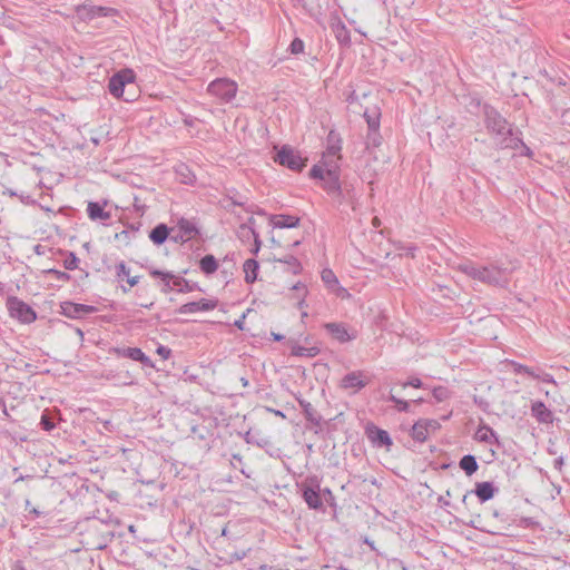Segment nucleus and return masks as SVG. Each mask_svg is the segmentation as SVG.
<instances>
[{
    "mask_svg": "<svg viewBox=\"0 0 570 570\" xmlns=\"http://www.w3.org/2000/svg\"><path fill=\"white\" fill-rule=\"evenodd\" d=\"M340 159H341V156L333 157L330 155L327 156V154L324 153L321 161L317 165L323 166L324 173H330V170L340 173V165H338Z\"/></svg>",
    "mask_w": 570,
    "mask_h": 570,
    "instance_id": "nucleus-27",
    "label": "nucleus"
},
{
    "mask_svg": "<svg viewBox=\"0 0 570 570\" xmlns=\"http://www.w3.org/2000/svg\"><path fill=\"white\" fill-rule=\"evenodd\" d=\"M324 493H325L326 495H330V497L332 498V492H331V490H330V489H325V490H324Z\"/></svg>",
    "mask_w": 570,
    "mask_h": 570,
    "instance_id": "nucleus-61",
    "label": "nucleus"
},
{
    "mask_svg": "<svg viewBox=\"0 0 570 570\" xmlns=\"http://www.w3.org/2000/svg\"><path fill=\"white\" fill-rule=\"evenodd\" d=\"M110 424H111V423H110L109 421H106V422L104 423V426H105L107 430H109V425H110Z\"/></svg>",
    "mask_w": 570,
    "mask_h": 570,
    "instance_id": "nucleus-62",
    "label": "nucleus"
},
{
    "mask_svg": "<svg viewBox=\"0 0 570 570\" xmlns=\"http://www.w3.org/2000/svg\"><path fill=\"white\" fill-rule=\"evenodd\" d=\"M7 308L11 317L22 323L30 324L36 321V312L23 301L16 296H9L6 302Z\"/></svg>",
    "mask_w": 570,
    "mask_h": 570,
    "instance_id": "nucleus-6",
    "label": "nucleus"
},
{
    "mask_svg": "<svg viewBox=\"0 0 570 570\" xmlns=\"http://www.w3.org/2000/svg\"><path fill=\"white\" fill-rule=\"evenodd\" d=\"M364 118L366 119L368 131L370 130H379V128H380L379 115H370L367 111H365Z\"/></svg>",
    "mask_w": 570,
    "mask_h": 570,
    "instance_id": "nucleus-38",
    "label": "nucleus"
},
{
    "mask_svg": "<svg viewBox=\"0 0 570 570\" xmlns=\"http://www.w3.org/2000/svg\"><path fill=\"white\" fill-rule=\"evenodd\" d=\"M148 271H149L150 276L160 279V283H161L160 291L163 293L167 294L175 289L174 281L176 279V275H174L171 272H163L155 267H149Z\"/></svg>",
    "mask_w": 570,
    "mask_h": 570,
    "instance_id": "nucleus-15",
    "label": "nucleus"
},
{
    "mask_svg": "<svg viewBox=\"0 0 570 570\" xmlns=\"http://www.w3.org/2000/svg\"><path fill=\"white\" fill-rule=\"evenodd\" d=\"M242 383H243L244 386H246L248 384V381L245 380V379H242Z\"/></svg>",
    "mask_w": 570,
    "mask_h": 570,
    "instance_id": "nucleus-64",
    "label": "nucleus"
},
{
    "mask_svg": "<svg viewBox=\"0 0 570 570\" xmlns=\"http://www.w3.org/2000/svg\"><path fill=\"white\" fill-rule=\"evenodd\" d=\"M199 267L204 274L210 275L217 271L218 263L213 255L208 254L200 259Z\"/></svg>",
    "mask_w": 570,
    "mask_h": 570,
    "instance_id": "nucleus-28",
    "label": "nucleus"
},
{
    "mask_svg": "<svg viewBox=\"0 0 570 570\" xmlns=\"http://www.w3.org/2000/svg\"><path fill=\"white\" fill-rule=\"evenodd\" d=\"M332 29L338 42H350V31L341 20H337L335 23H333Z\"/></svg>",
    "mask_w": 570,
    "mask_h": 570,
    "instance_id": "nucleus-30",
    "label": "nucleus"
},
{
    "mask_svg": "<svg viewBox=\"0 0 570 570\" xmlns=\"http://www.w3.org/2000/svg\"><path fill=\"white\" fill-rule=\"evenodd\" d=\"M320 353V350L315 346L313 347H304V346H301V345H293L292 346V351H291V354L293 356H298V357H314L316 356L317 354Z\"/></svg>",
    "mask_w": 570,
    "mask_h": 570,
    "instance_id": "nucleus-32",
    "label": "nucleus"
},
{
    "mask_svg": "<svg viewBox=\"0 0 570 570\" xmlns=\"http://www.w3.org/2000/svg\"><path fill=\"white\" fill-rule=\"evenodd\" d=\"M156 353L164 360H167L171 355V350L165 345H158Z\"/></svg>",
    "mask_w": 570,
    "mask_h": 570,
    "instance_id": "nucleus-47",
    "label": "nucleus"
},
{
    "mask_svg": "<svg viewBox=\"0 0 570 570\" xmlns=\"http://www.w3.org/2000/svg\"><path fill=\"white\" fill-rule=\"evenodd\" d=\"M276 261L279 262V263H284V264L288 265V268H289V271L293 274H298L302 271L301 263L293 255H286L284 258H279V259H276Z\"/></svg>",
    "mask_w": 570,
    "mask_h": 570,
    "instance_id": "nucleus-34",
    "label": "nucleus"
},
{
    "mask_svg": "<svg viewBox=\"0 0 570 570\" xmlns=\"http://www.w3.org/2000/svg\"><path fill=\"white\" fill-rule=\"evenodd\" d=\"M267 411H269V412L274 413L275 415L281 416L283 419L285 417V414L279 410H273V409L267 407Z\"/></svg>",
    "mask_w": 570,
    "mask_h": 570,
    "instance_id": "nucleus-55",
    "label": "nucleus"
},
{
    "mask_svg": "<svg viewBox=\"0 0 570 570\" xmlns=\"http://www.w3.org/2000/svg\"><path fill=\"white\" fill-rule=\"evenodd\" d=\"M253 235H254V247L252 248V253L254 255H257V253L259 252V248H261V239H259L258 234H256L254 230H253Z\"/></svg>",
    "mask_w": 570,
    "mask_h": 570,
    "instance_id": "nucleus-49",
    "label": "nucleus"
},
{
    "mask_svg": "<svg viewBox=\"0 0 570 570\" xmlns=\"http://www.w3.org/2000/svg\"><path fill=\"white\" fill-rule=\"evenodd\" d=\"M304 41L299 38H295L289 45V51L292 55H299L304 51Z\"/></svg>",
    "mask_w": 570,
    "mask_h": 570,
    "instance_id": "nucleus-41",
    "label": "nucleus"
},
{
    "mask_svg": "<svg viewBox=\"0 0 570 570\" xmlns=\"http://www.w3.org/2000/svg\"><path fill=\"white\" fill-rule=\"evenodd\" d=\"M498 489L494 488L492 482L484 481L475 484L474 493L481 502H487L492 499Z\"/></svg>",
    "mask_w": 570,
    "mask_h": 570,
    "instance_id": "nucleus-20",
    "label": "nucleus"
},
{
    "mask_svg": "<svg viewBox=\"0 0 570 570\" xmlns=\"http://www.w3.org/2000/svg\"><path fill=\"white\" fill-rule=\"evenodd\" d=\"M535 380H541L544 383L556 384L554 377L550 373H538V376H532Z\"/></svg>",
    "mask_w": 570,
    "mask_h": 570,
    "instance_id": "nucleus-46",
    "label": "nucleus"
},
{
    "mask_svg": "<svg viewBox=\"0 0 570 570\" xmlns=\"http://www.w3.org/2000/svg\"><path fill=\"white\" fill-rule=\"evenodd\" d=\"M293 288H294V289H301V288H302V289H304V285H303V284H301V283H297L296 285H294V287H293Z\"/></svg>",
    "mask_w": 570,
    "mask_h": 570,
    "instance_id": "nucleus-59",
    "label": "nucleus"
},
{
    "mask_svg": "<svg viewBox=\"0 0 570 570\" xmlns=\"http://www.w3.org/2000/svg\"><path fill=\"white\" fill-rule=\"evenodd\" d=\"M135 72L131 69H121L109 78V92L117 99L132 101L136 96Z\"/></svg>",
    "mask_w": 570,
    "mask_h": 570,
    "instance_id": "nucleus-3",
    "label": "nucleus"
},
{
    "mask_svg": "<svg viewBox=\"0 0 570 570\" xmlns=\"http://www.w3.org/2000/svg\"><path fill=\"white\" fill-rule=\"evenodd\" d=\"M207 91L222 101L229 102L236 96L237 83L227 78H217L208 85Z\"/></svg>",
    "mask_w": 570,
    "mask_h": 570,
    "instance_id": "nucleus-7",
    "label": "nucleus"
},
{
    "mask_svg": "<svg viewBox=\"0 0 570 570\" xmlns=\"http://www.w3.org/2000/svg\"><path fill=\"white\" fill-rule=\"evenodd\" d=\"M139 282V276H132L130 277V275L127 277V283L129 284L130 287L137 285Z\"/></svg>",
    "mask_w": 570,
    "mask_h": 570,
    "instance_id": "nucleus-52",
    "label": "nucleus"
},
{
    "mask_svg": "<svg viewBox=\"0 0 570 570\" xmlns=\"http://www.w3.org/2000/svg\"><path fill=\"white\" fill-rule=\"evenodd\" d=\"M531 414L539 423H551L553 413L546 406L542 401H535L531 405Z\"/></svg>",
    "mask_w": 570,
    "mask_h": 570,
    "instance_id": "nucleus-17",
    "label": "nucleus"
},
{
    "mask_svg": "<svg viewBox=\"0 0 570 570\" xmlns=\"http://www.w3.org/2000/svg\"><path fill=\"white\" fill-rule=\"evenodd\" d=\"M110 353L117 357L130 358L144 366L154 367L153 361L139 347H112Z\"/></svg>",
    "mask_w": 570,
    "mask_h": 570,
    "instance_id": "nucleus-10",
    "label": "nucleus"
},
{
    "mask_svg": "<svg viewBox=\"0 0 570 570\" xmlns=\"http://www.w3.org/2000/svg\"><path fill=\"white\" fill-rule=\"evenodd\" d=\"M216 306H217V301L202 298L197 302H189V303L183 304L178 308L177 312L179 314H184V315L185 314H194V313H198V312L213 311L216 308Z\"/></svg>",
    "mask_w": 570,
    "mask_h": 570,
    "instance_id": "nucleus-12",
    "label": "nucleus"
},
{
    "mask_svg": "<svg viewBox=\"0 0 570 570\" xmlns=\"http://www.w3.org/2000/svg\"><path fill=\"white\" fill-rule=\"evenodd\" d=\"M402 386L405 389L407 386H412V387H415V389H420L423 386V383L422 381L419 379V377H411L410 380H407L406 382H404L402 384Z\"/></svg>",
    "mask_w": 570,
    "mask_h": 570,
    "instance_id": "nucleus-45",
    "label": "nucleus"
},
{
    "mask_svg": "<svg viewBox=\"0 0 570 570\" xmlns=\"http://www.w3.org/2000/svg\"><path fill=\"white\" fill-rule=\"evenodd\" d=\"M175 289L179 293H189L198 288L197 284H191L189 281L181 276H176V279L174 281Z\"/></svg>",
    "mask_w": 570,
    "mask_h": 570,
    "instance_id": "nucleus-33",
    "label": "nucleus"
},
{
    "mask_svg": "<svg viewBox=\"0 0 570 570\" xmlns=\"http://www.w3.org/2000/svg\"><path fill=\"white\" fill-rule=\"evenodd\" d=\"M13 570H27L26 567L22 564V562L18 561L16 564H14V569Z\"/></svg>",
    "mask_w": 570,
    "mask_h": 570,
    "instance_id": "nucleus-56",
    "label": "nucleus"
},
{
    "mask_svg": "<svg viewBox=\"0 0 570 570\" xmlns=\"http://www.w3.org/2000/svg\"><path fill=\"white\" fill-rule=\"evenodd\" d=\"M302 494L307 507L313 510L323 508L320 482L316 478H309L302 483Z\"/></svg>",
    "mask_w": 570,
    "mask_h": 570,
    "instance_id": "nucleus-8",
    "label": "nucleus"
},
{
    "mask_svg": "<svg viewBox=\"0 0 570 570\" xmlns=\"http://www.w3.org/2000/svg\"><path fill=\"white\" fill-rule=\"evenodd\" d=\"M459 466L465 472L466 475L471 476L479 469L476 459L472 454H466L461 458Z\"/></svg>",
    "mask_w": 570,
    "mask_h": 570,
    "instance_id": "nucleus-26",
    "label": "nucleus"
},
{
    "mask_svg": "<svg viewBox=\"0 0 570 570\" xmlns=\"http://www.w3.org/2000/svg\"><path fill=\"white\" fill-rule=\"evenodd\" d=\"M24 479L23 475H20L18 479L14 480V483L19 482V481H22Z\"/></svg>",
    "mask_w": 570,
    "mask_h": 570,
    "instance_id": "nucleus-63",
    "label": "nucleus"
},
{
    "mask_svg": "<svg viewBox=\"0 0 570 570\" xmlns=\"http://www.w3.org/2000/svg\"><path fill=\"white\" fill-rule=\"evenodd\" d=\"M343 191H344V194H345V198L343 199V202H352V200H353V198H354V195H353L352 190H351V189H348V188H347V186H345V187L343 188Z\"/></svg>",
    "mask_w": 570,
    "mask_h": 570,
    "instance_id": "nucleus-51",
    "label": "nucleus"
},
{
    "mask_svg": "<svg viewBox=\"0 0 570 570\" xmlns=\"http://www.w3.org/2000/svg\"><path fill=\"white\" fill-rule=\"evenodd\" d=\"M96 312V307L86 304L65 302L61 304V313L69 318H79Z\"/></svg>",
    "mask_w": 570,
    "mask_h": 570,
    "instance_id": "nucleus-13",
    "label": "nucleus"
},
{
    "mask_svg": "<svg viewBox=\"0 0 570 570\" xmlns=\"http://www.w3.org/2000/svg\"><path fill=\"white\" fill-rule=\"evenodd\" d=\"M297 402L303 411L305 419L314 425H320L322 422V416L315 410V407L304 399H297Z\"/></svg>",
    "mask_w": 570,
    "mask_h": 570,
    "instance_id": "nucleus-21",
    "label": "nucleus"
},
{
    "mask_svg": "<svg viewBox=\"0 0 570 570\" xmlns=\"http://www.w3.org/2000/svg\"><path fill=\"white\" fill-rule=\"evenodd\" d=\"M428 428V430H436L439 428V423L435 420H422Z\"/></svg>",
    "mask_w": 570,
    "mask_h": 570,
    "instance_id": "nucleus-50",
    "label": "nucleus"
},
{
    "mask_svg": "<svg viewBox=\"0 0 570 570\" xmlns=\"http://www.w3.org/2000/svg\"><path fill=\"white\" fill-rule=\"evenodd\" d=\"M274 161L293 171H301L306 166V158L289 145H283L274 156Z\"/></svg>",
    "mask_w": 570,
    "mask_h": 570,
    "instance_id": "nucleus-5",
    "label": "nucleus"
},
{
    "mask_svg": "<svg viewBox=\"0 0 570 570\" xmlns=\"http://www.w3.org/2000/svg\"><path fill=\"white\" fill-rule=\"evenodd\" d=\"M181 242L189 240L199 234L196 223L187 218H180L177 224Z\"/></svg>",
    "mask_w": 570,
    "mask_h": 570,
    "instance_id": "nucleus-18",
    "label": "nucleus"
},
{
    "mask_svg": "<svg viewBox=\"0 0 570 570\" xmlns=\"http://www.w3.org/2000/svg\"><path fill=\"white\" fill-rule=\"evenodd\" d=\"M324 328L332 336V338L338 343H347L357 337V332L355 330H348L347 326L343 323H325Z\"/></svg>",
    "mask_w": 570,
    "mask_h": 570,
    "instance_id": "nucleus-9",
    "label": "nucleus"
},
{
    "mask_svg": "<svg viewBox=\"0 0 570 570\" xmlns=\"http://www.w3.org/2000/svg\"><path fill=\"white\" fill-rule=\"evenodd\" d=\"M299 222V217L286 214L271 215L269 217V224L274 228H295Z\"/></svg>",
    "mask_w": 570,
    "mask_h": 570,
    "instance_id": "nucleus-16",
    "label": "nucleus"
},
{
    "mask_svg": "<svg viewBox=\"0 0 570 570\" xmlns=\"http://www.w3.org/2000/svg\"><path fill=\"white\" fill-rule=\"evenodd\" d=\"M309 176L314 179H320L322 181L323 189L336 202L340 204L343 203L345 194L340 181V173H335L333 170L324 173L322 165H314L309 171Z\"/></svg>",
    "mask_w": 570,
    "mask_h": 570,
    "instance_id": "nucleus-4",
    "label": "nucleus"
},
{
    "mask_svg": "<svg viewBox=\"0 0 570 570\" xmlns=\"http://www.w3.org/2000/svg\"><path fill=\"white\" fill-rule=\"evenodd\" d=\"M87 214L91 220H108L110 218V213L106 212L97 202L88 203Z\"/></svg>",
    "mask_w": 570,
    "mask_h": 570,
    "instance_id": "nucleus-23",
    "label": "nucleus"
},
{
    "mask_svg": "<svg viewBox=\"0 0 570 570\" xmlns=\"http://www.w3.org/2000/svg\"><path fill=\"white\" fill-rule=\"evenodd\" d=\"M411 435H412L413 440H415L420 443L426 441L428 435H429V430L422 420H419L412 426Z\"/></svg>",
    "mask_w": 570,
    "mask_h": 570,
    "instance_id": "nucleus-29",
    "label": "nucleus"
},
{
    "mask_svg": "<svg viewBox=\"0 0 570 570\" xmlns=\"http://www.w3.org/2000/svg\"><path fill=\"white\" fill-rule=\"evenodd\" d=\"M40 425L45 431H51L55 429V423L46 413L41 415Z\"/></svg>",
    "mask_w": 570,
    "mask_h": 570,
    "instance_id": "nucleus-43",
    "label": "nucleus"
},
{
    "mask_svg": "<svg viewBox=\"0 0 570 570\" xmlns=\"http://www.w3.org/2000/svg\"><path fill=\"white\" fill-rule=\"evenodd\" d=\"M129 275H130V271L127 267L126 263L124 261L119 262L116 265V276L118 278H124V277L127 278Z\"/></svg>",
    "mask_w": 570,
    "mask_h": 570,
    "instance_id": "nucleus-42",
    "label": "nucleus"
},
{
    "mask_svg": "<svg viewBox=\"0 0 570 570\" xmlns=\"http://www.w3.org/2000/svg\"><path fill=\"white\" fill-rule=\"evenodd\" d=\"M365 432L370 441L376 446H385L389 449L393 444L390 434L374 424L367 425Z\"/></svg>",
    "mask_w": 570,
    "mask_h": 570,
    "instance_id": "nucleus-14",
    "label": "nucleus"
},
{
    "mask_svg": "<svg viewBox=\"0 0 570 570\" xmlns=\"http://www.w3.org/2000/svg\"><path fill=\"white\" fill-rule=\"evenodd\" d=\"M475 439L479 442L500 445L497 432L488 425H482L478 429L475 433Z\"/></svg>",
    "mask_w": 570,
    "mask_h": 570,
    "instance_id": "nucleus-22",
    "label": "nucleus"
},
{
    "mask_svg": "<svg viewBox=\"0 0 570 570\" xmlns=\"http://www.w3.org/2000/svg\"><path fill=\"white\" fill-rule=\"evenodd\" d=\"M259 265L254 258L246 259L244 263L245 282L248 284L254 283L257 279V272Z\"/></svg>",
    "mask_w": 570,
    "mask_h": 570,
    "instance_id": "nucleus-25",
    "label": "nucleus"
},
{
    "mask_svg": "<svg viewBox=\"0 0 570 570\" xmlns=\"http://www.w3.org/2000/svg\"><path fill=\"white\" fill-rule=\"evenodd\" d=\"M509 363L512 366L513 372L515 374H527V375H529L531 377L532 376H538V373L533 368H531V367H529L527 365H523V364L518 363L515 361H510Z\"/></svg>",
    "mask_w": 570,
    "mask_h": 570,
    "instance_id": "nucleus-36",
    "label": "nucleus"
},
{
    "mask_svg": "<svg viewBox=\"0 0 570 570\" xmlns=\"http://www.w3.org/2000/svg\"><path fill=\"white\" fill-rule=\"evenodd\" d=\"M175 173L181 184H191L195 179V175L185 164L176 166Z\"/></svg>",
    "mask_w": 570,
    "mask_h": 570,
    "instance_id": "nucleus-31",
    "label": "nucleus"
},
{
    "mask_svg": "<svg viewBox=\"0 0 570 570\" xmlns=\"http://www.w3.org/2000/svg\"><path fill=\"white\" fill-rule=\"evenodd\" d=\"M387 400L393 402V403H395L396 409H397L399 412H407L409 411L410 404H409L407 401L401 400V399L396 397L393 394H390Z\"/></svg>",
    "mask_w": 570,
    "mask_h": 570,
    "instance_id": "nucleus-39",
    "label": "nucleus"
},
{
    "mask_svg": "<svg viewBox=\"0 0 570 570\" xmlns=\"http://www.w3.org/2000/svg\"><path fill=\"white\" fill-rule=\"evenodd\" d=\"M29 513L33 514L35 517H40L41 515V512L38 509H36V508H31L29 510Z\"/></svg>",
    "mask_w": 570,
    "mask_h": 570,
    "instance_id": "nucleus-57",
    "label": "nucleus"
},
{
    "mask_svg": "<svg viewBox=\"0 0 570 570\" xmlns=\"http://www.w3.org/2000/svg\"><path fill=\"white\" fill-rule=\"evenodd\" d=\"M50 274L55 275L57 279L59 281H63V282H67L70 279V275L66 272H61V271H58V269H49Z\"/></svg>",
    "mask_w": 570,
    "mask_h": 570,
    "instance_id": "nucleus-48",
    "label": "nucleus"
},
{
    "mask_svg": "<svg viewBox=\"0 0 570 570\" xmlns=\"http://www.w3.org/2000/svg\"><path fill=\"white\" fill-rule=\"evenodd\" d=\"M322 281L326 284L327 287L334 288L338 285V279L334 272L330 268H324L321 273Z\"/></svg>",
    "mask_w": 570,
    "mask_h": 570,
    "instance_id": "nucleus-35",
    "label": "nucleus"
},
{
    "mask_svg": "<svg viewBox=\"0 0 570 570\" xmlns=\"http://www.w3.org/2000/svg\"><path fill=\"white\" fill-rule=\"evenodd\" d=\"M342 149V138L341 135L335 130H330L327 138H326V151L327 156H341Z\"/></svg>",
    "mask_w": 570,
    "mask_h": 570,
    "instance_id": "nucleus-19",
    "label": "nucleus"
},
{
    "mask_svg": "<svg viewBox=\"0 0 570 570\" xmlns=\"http://www.w3.org/2000/svg\"><path fill=\"white\" fill-rule=\"evenodd\" d=\"M373 225H374V226H379V225H380V220H379V218H377V217H375V218L373 219Z\"/></svg>",
    "mask_w": 570,
    "mask_h": 570,
    "instance_id": "nucleus-60",
    "label": "nucleus"
},
{
    "mask_svg": "<svg viewBox=\"0 0 570 570\" xmlns=\"http://www.w3.org/2000/svg\"><path fill=\"white\" fill-rule=\"evenodd\" d=\"M244 318H245V315L242 316V318L235 321L234 325L236 327H238L239 330H243V325H244Z\"/></svg>",
    "mask_w": 570,
    "mask_h": 570,
    "instance_id": "nucleus-54",
    "label": "nucleus"
},
{
    "mask_svg": "<svg viewBox=\"0 0 570 570\" xmlns=\"http://www.w3.org/2000/svg\"><path fill=\"white\" fill-rule=\"evenodd\" d=\"M448 395V390L445 387L439 386L433 390V396L438 401H443Z\"/></svg>",
    "mask_w": 570,
    "mask_h": 570,
    "instance_id": "nucleus-44",
    "label": "nucleus"
},
{
    "mask_svg": "<svg viewBox=\"0 0 570 570\" xmlns=\"http://www.w3.org/2000/svg\"><path fill=\"white\" fill-rule=\"evenodd\" d=\"M483 116L485 127L493 136L499 148L518 149L522 146L529 151V148L523 144L519 132L513 130L511 125L495 108L490 105H484Z\"/></svg>",
    "mask_w": 570,
    "mask_h": 570,
    "instance_id": "nucleus-1",
    "label": "nucleus"
},
{
    "mask_svg": "<svg viewBox=\"0 0 570 570\" xmlns=\"http://www.w3.org/2000/svg\"><path fill=\"white\" fill-rule=\"evenodd\" d=\"M92 11H94L95 13L100 14V16H106V14H107V13H106L107 8H104V7H94V8H92Z\"/></svg>",
    "mask_w": 570,
    "mask_h": 570,
    "instance_id": "nucleus-53",
    "label": "nucleus"
},
{
    "mask_svg": "<svg viewBox=\"0 0 570 570\" xmlns=\"http://www.w3.org/2000/svg\"><path fill=\"white\" fill-rule=\"evenodd\" d=\"M382 137L379 130H370L366 136V148L379 147L381 145Z\"/></svg>",
    "mask_w": 570,
    "mask_h": 570,
    "instance_id": "nucleus-37",
    "label": "nucleus"
},
{
    "mask_svg": "<svg viewBox=\"0 0 570 570\" xmlns=\"http://www.w3.org/2000/svg\"><path fill=\"white\" fill-rule=\"evenodd\" d=\"M367 384L368 380L366 379L363 371H353L342 377L340 386L343 390H352V393H356Z\"/></svg>",
    "mask_w": 570,
    "mask_h": 570,
    "instance_id": "nucleus-11",
    "label": "nucleus"
},
{
    "mask_svg": "<svg viewBox=\"0 0 570 570\" xmlns=\"http://www.w3.org/2000/svg\"><path fill=\"white\" fill-rule=\"evenodd\" d=\"M78 263H79V259L76 256V254L75 253H69L67 258L63 262V266L68 271H73V269L78 268Z\"/></svg>",
    "mask_w": 570,
    "mask_h": 570,
    "instance_id": "nucleus-40",
    "label": "nucleus"
},
{
    "mask_svg": "<svg viewBox=\"0 0 570 570\" xmlns=\"http://www.w3.org/2000/svg\"><path fill=\"white\" fill-rule=\"evenodd\" d=\"M169 235V229L165 224H158L149 233L150 240L156 245H161L166 242Z\"/></svg>",
    "mask_w": 570,
    "mask_h": 570,
    "instance_id": "nucleus-24",
    "label": "nucleus"
},
{
    "mask_svg": "<svg viewBox=\"0 0 570 570\" xmlns=\"http://www.w3.org/2000/svg\"><path fill=\"white\" fill-rule=\"evenodd\" d=\"M459 269L472 279L497 287H505L511 278L512 269L503 263L492 262L487 265H476L472 262L462 263Z\"/></svg>",
    "mask_w": 570,
    "mask_h": 570,
    "instance_id": "nucleus-2",
    "label": "nucleus"
},
{
    "mask_svg": "<svg viewBox=\"0 0 570 570\" xmlns=\"http://www.w3.org/2000/svg\"><path fill=\"white\" fill-rule=\"evenodd\" d=\"M275 341H282L284 338L281 334H273Z\"/></svg>",
    "mask_w": 570,
    "mask_h": 570,
    "instance_id": "nucleus-58",
    "label": "nucleus"
}]
</instances>
